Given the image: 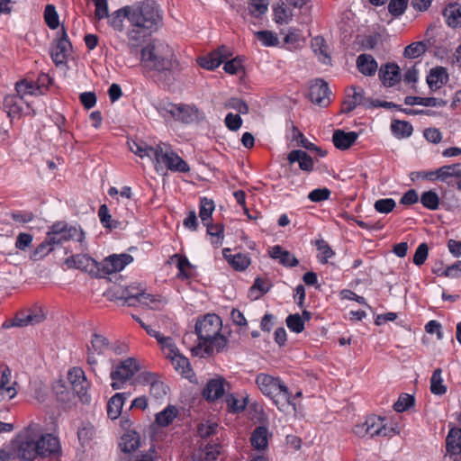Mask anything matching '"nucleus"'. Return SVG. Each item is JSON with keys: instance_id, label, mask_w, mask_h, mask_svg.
<instances>
[{"instance_id": "obj_3", "label": "nucleus", "mask_w": 461, "mask_h": 461, "mask_svg": "<svg viewBox=\"0 0 461 461\" xmlns=\"http://www.w3.org/2000/svg\"><path fill=\"white\" fill-rule=\"evenodd\" d=\"M222 321L220 316L214 313H208L195 324V333L198 336L199 343L197 348L192 349L194 354L203 348L206 354H212L215 350L222 351L228 343L225 336L221 334Z\"/></svg>"}, {"instance_id": "obj_1", "label": "nucleus", "mask_w": 461, "mask_h": 461, "mask_svg": "<svg viewBox=\"0 0 461 461\" xmlns=\"http://www.w3.org/2000/svg\"><path fill=\"white\" fill-rule=\"evenodd\" d=\"M128 15L125 43L130 53L136 54L147 39L162 26V11L155 1L145 0L129 5Z\"/></svg>"}, {"instance_id": "obj_29", "label": "nucleus", "mask_w": 461, "mask_h": 461, "mask_svg": "<svg viewBox=\"0 0 461 461\" xmlns=\"http://www.w3.org/2000/svg\"><path fill=\"white\" fill-rule=\"evenodd\" d=\"M447 74L444 68H432L427 77V84L431 91H437L447 81Z\"/></svg>"}, {"instance_id": "obj_44", "label": "nucleus", "mask_w": 461, "mask_h": 461, "mask_svg": "<svg viewBox=\"0 0 461 461\" xmlns=\"http://www.w3.org/2000/svg\"><path fill=\"white\" fill-rule=\"evenodd\" d=\"M268 5V0H249L248 3L249 12L251 16L259 18L267 13Z\"/></svg>"}, {"instance_id": "obj_14", "label": "nucleus", "mask_w": 461, "mask_h": 461, "mask_svg": "<svg viewBox=\"0 0 461 461\" xmlns=\"http://www.w3.org/2000/svg\"><path fill=\"white\" fill-rule=\"evenodd\" d=\"M133 261L132 256L130 254L122 253V254H113L106 257L100 267H98L99 271H102L104 274H113L116 272L122 271L127 265L131 264Z\"/></svg>"}, {"instance_id": "obj_37", "label": "nucleus", "mask_w": 461, "mask_h": 461, "mask_svg": "<svg viewBox=\"0 0 461 461\" xmlns=\"http://www.w3.org/2000/svg\"><path fill=\"white\" fill-rule=\"evenodd\" d=\"M311 46L315 54L319 55V59L324 63L330 62V57L328 54V46L323 37L317 36L312 40Z\"/></svg>"}, {"instance_id": "obj_17", "label": "nucleus", "mask_w": 461, "mask_h": 461, "mask_svg": "<svg viewBox=\"0 0 461 461\" xmlns=\"http://www.w3.org/2000/svg\"><path fill=\"white\" fill-rule=\"evenodd\" d=\"M39 447H43L45 454H40L41 457H49L59 454L61 451L60 443L57 437L50 433H43L42 427L40 425V436L37 438Z\"/></svg>"}, {"instance_id": "obj_36", "label": "nucleus", "mask_w": 461, "mask_h": 461, "mask_svg": "<svg viewBox=\"0 0 461 461\" xmlns=\"http://www.w3.org/2000/svg\"><path fill=\"white\" fill-rule=\"evenodd\" d=\"M15 388L11 384V370L5 367L0 379V395L13 399L16 395Z\"/></svg>"}, {"instance_id": "obj_47", "label": "nucleus", "mask_w": 461, "mask_h": 461, "mask_svg": "<svg viewBox=\"0 0 461 461\" xmlns=\"http://www.w3.org/2000/svg\"><path fill=\"white\" fill-rule=\"evenodd\" d=\"M421 204L431 211H435L439 206V197L436 192L429 190L423 192L420 196Z\"/></svg>"}, {"instance_id": "obj_48", "label": "nucleus", "mask_w": 461, "mask_h": 461, "mask_svg": "<svg viewBox=\"0 0 461 461\" xmlns=\"http://www.w3.org/2000/svg\"><path fill=\"white\" fill-rule=\"evenodd\" d=\"M438 173V179L441 181H447L451 176L461 177V169H459L458 164L443 166L437 169Z\"/></svg>"}, {"instance_id": "obj_18", "label": "nucleus", "mask_w": 461, "mask_h": 461, "mask_svg": "<svg viewBox=\"0 0 461 461\" xmlns=\"http://www.w3.org/2000/svg\"><path fill=\"white\" fill-rule=\"evenodd\" d=\"M379 78L384 86H394L401 80L399 66L395 63L383 65L379 70Z\"/></svg>"}, {"instance_id": "obj_64", "label": "nucleus", "mask_w": 461, "mask_h": 461, "mask_svg": "<svg viewBox=\"0 0 461 461\" xmlns=\"http://www.w3.org/2000/svg\"><path fill=\"white\" fill-rule=\"evenodd\" d=\"M95 435V429L92 425L87 424L82 426L77 431L79 441L84 445L88 443Z\"/></svg>"}, {"instance_id": "obj_51", "label": "nucleus", "mask_w": 461, "mask_h": 461, "mask_svg": "<svg viewBox=\"0 0 461 461\" xmlns=\"http://www.w3.org/2000/svg\"><path fill=\"white\" fill-rule=\"evenodd\" d=\"M218 57V53L213 50L209 55L200 58L198 59V63L202 68L205 69L213 70L221 64V59H220Z\"/></svg>"}, {"instance_id": "obj_24", "label": "nucleus", "mask_w": 461, "mask_h": 461, "mask_svg": "<svg viewBox=\"0 0 461 461\" xmlns=\"http://www.w3.org/2000/svg\"><path fill=\"white\" fill-rule=\"evenodd\" d=\"M287 159L290 164L298 162L299 167L303 171L312 172L313 170V160L311 156H309L308 153L303 150H292L288 154Z\"/></svg>"}, {"instance_id": "obj_27", "label": "nucleus", "mask_w": 461, "mask_h": 461, "mask_svg": "<svg viewBox=\"0 0 461 461\" xmlns=\"http://www.w3.org/2000/svg\"><path fill=\"white\" fill-rule=\"evenodd\" d=\"M128 396L129 395L125 393H117L109 400L107 404V415L110 419L115 420L120 416L124 401Z\"/></svg>"}, {"instance_id": "obj_63", "label": "nucleus", "mask_w": 461, "mask_h": 461, "mask_svg": "<svg viewBox=\"0 0 461 461\" xmlns=\"http://www.w3.org/2000/svg\"><path fill=\"white\" fill-rule=\"evenodd\" d=\"M438 276L457 278L461 276V261H457L453 265L445 268L442 272L434 271Z\"/></svg>"}, {"instance_id": "obj_42", "label": "nucleus", "mask_w": 461, "mask_h": 461, "mask_svg": "<svg viewBox=\"0 0 461 461\" xmlns=\"http://www.w3.org/2000/svg\"><path fill=\"white\" fill-rule=\"evenodd\" d=\"M54 244L51 243L48 235L45 240L39 244L33 252L31 254V259L37 261L47 256L54 249Z\"/></svg>"}, {"instance_id": "obj_56", "label": "nucleus", "mask_w": 461, "mask_h": 461, "mask_svg": "<svg viewBox=\"0 0 461 461\" xmlns=\"http://www.w3.org/2000/svg\"><path fill=\"white\" fill-rule=\"evenodd\" d=\"M174 258L177 259L176 267L179 271L177 274V277L180 279L189 278L190 274L186 271V269L191 267L189 260L185 257H183L179 254H175L172 257V259H174Z\"/></svg>"}, {"instance_id": "obj_58", "label": "nucleus", "mask_w": 461, "mask_h": 461, "mask_svg": "<svg viewBox=\"0 0 461 461\" xmlns=\"http://www.w3.org/2000/svg\"><path fill=\"white\" fill-rule=\"evenodd\" d=\"M258 41L264 46H276L279 43L278 38L276 33L270 31H259L256 33Z\"/></svg>"}, {"instance_id": "obj_60", "label": "nucleus", "mask_w": 461, "mask_h": 461, "mask_svg": "<svg viewBox=\"0 0 461 461\" xmlns=\"http://www.w3.org/2000/svg\"><path fill=\"white\" fill-rule=\"evenodd\" d=\"M158 343L167 357H170L172 355L179 351L171 337L162 336L158 340Z\"/></svg>"}, {"instance_id": "obj_28", "label": "nucleus", "mask_w": 461, "mask_h": 461, "mask_svg": "<svg viewBox=\"0 0 461 461\" xmlns=\"http://www.w3.org/2000/svg\"><path fill=\"white\" fill-rule=\"evenodd\" d=\"M404 104L406 105H423L426 107H443L447 105V102L443 99L436 97H420V96H406L404 98Z\"/></svg>"}, {"instance_id": "obj_9", "label": "nucleus", "mask_w": 461, "mask_h": 461, "mask_svg": "<svg viewBox=\"0 0 461 461\" xmlns=\"http://www.w3.org/2000/svg\"><path fill=\"white\" fill-rule=\"evenodd\" d=\"M140 370L138 361L134 357H128L119 362L113 367L110 377L112 379L111 386L113 390H120L123 385L133 377Z\"/></svg>"}, {"instance_id": "obj_57", "label": "nucleus", "mask_w": 461, "mask_h": 461, "mask_svg": "<svg viewBox=\"0 0 461 461\" xmlns=\"http://www.w3.org/2000/svg\"><path fill=\"white\" fill-rule=\"evenodd\" d=\"M316 246L318 250L320 251L319 261L322 264H326L328 262V259L334 255L333 250L329 246V244L323 240H317Z\"/></svg>"}, {"instance_id": "obj_35", "label": "nucleus", "mask_w": 461, "mask_h": 461, "mask_svg": "<svg viewBox=\"0 0 461 461\" xmlns=\"http://www.w3.org/2000/svg\"><path fill=\"white\" fill-rule=\"evenodd\" d=\"M272 284L267 278L257 277L254 281L253 285L249 288V296L252 300H258L265 294H267Z\"/></svg>"}, {"instance_id": "obj_59", "label": "nucleus", "mask_w": 461, "mask_h": 461, "mask_svg": "<svg viewBox=\"0 0 461 461\" xmlns=\"http://www.w3.org/2000/svg\"><path fill=\"white\" fill-rule=\"evenodd\" d=\"M396 206V203L393 198L379 199L375 202L374 207L380 213H389Z\"/></svg>"}, {"instance_id": "obj_22", "label": "nucleus", "mask_w": 461, "mask_h": 461, "mask_svg": "<svg viewBox=\"0 0 461 461\" xmlns=\"http://www.w3.org/2000/svg\"><path fill=\"white\" fill-rule=\"evenodd\" d=\"M128 144L131 152L141 158H148L155 163L158 144L156 147H151L143 141L137 142L135 140L129 141Z\"/></svg>"}, {"instance_id": "obj_55", "label": "nucleus", "mask_w": 461, "mask_h": 461, "mask_svg": "<svg viewBox=\"0 0 461 461\" xmlns=\"http://www.w3.org/2000/svg\"><path fill=\"white\" fill-rule=\"evenodd\" d=\"M274 16L277 23H287L292 14L287 10L285 3L282 2L274 7Z\"/></svg>"}, {"instance_id": "obj_46", "label": "nucleus", "mask_w": 461, "mask_h": 461, "mask_svg": "<svg viewBox=\"0 0 461 461\" xmlns=\"http://www.w3.org/2000/svg\"><path fill=\"white\" fill-rule=\"evenodd\" d=\"M92 258L86 255H76L66 259L65 264L68 267L86 270Z\"/></svg>"}, {"instance_id": "obj_5", "label": "nucleus", "mask_w": 461, "mask_h": 461, "mask_svg": "<svg viewBox=\"0 0 461 461\" xmlns=\"http://www.w3.org/2000/svg\"><path fill=\"white\" fill-rule=\"evenodd\" d=\"M157 111L164 118H172L185 124L199 122L205 118L196 106L185 104L160 103Z\"/></svg>"}, {"instance_id": "obj_34", "label": "nucleus", "mask_w": 461, "mask_h": 461, "mask_svg": "<svg viewBox=\"0 0 461 461\" xmlns=\"http://www.w3.org/2000/svg\"><path fill=\"white\" fill-rule=\"evenodd\" d=\"M128 11L129 5H126L116 10L111 15H109V17H107L109 25L114 31L122 32L124 30L123 20L126 19L129 23Z\"/></svg>"}, {"instance_id": "obj_19", "label": "nucleus", "mask_w": 461, "mask_h": 461, "mask_svg": "<svg viewBox=\"0 0 461 461\" xmlns=\"http://www.w3.org/2000/svg\"><path fill=\"white\" fill-rule=\"evenodd\" d=\"M447 456H461V429L452 428L446 438Z\"/></svg>"}, {"instance_id": "obj_7", "label": "nucleus", "mask_w": 461, "mask_h": 461, "mask_svg": "<svg viewBox=\"0 0 461 461\" xmlns=\"http://www.w3.org/2000/svg\"><path fill=\"white\" fill-rule=\"evenodd\" d=\"M157 158L154 163L157 172L165 169L173 172L187 173L190 171L188 164L180 158L176 152L170 149V147L165 143H158L157 149Z\"/></svg>"}, {"instance_id": "obj_23", "label": "nucleus", "mask_w": 461, "mask_h": 461, "mask_svg": "<svg viewBox=\"0 0 461 461\" xmlns=\"http://www.w3.org/2000/svg\"><path fill=\"white\" fill-rule=\"evenodd\" d=\"M141 379L144 383L150 384L149 393L155 399H161L166 396L167 393V385L157 380L154 374L144 373L141 375Z\"/></svg>"}, {"instance_id": "obj_11", "label": "nucleus", "mask_w": 461, "mask_h": 461, "mask_svg": "<svg viewBox=\"0 0 461 461\" xmlns=\"http://www.w3.org/2000/svg\"><path fill=\"white\" fill-rule=\"evenodd\" d=\"M72 45L68 40L67 31L64 26L61 32H58V38L54 41L50 50L53 62L57 65H64L67 62L68 56L71 51Z\"/></svg>"}, {"instance_id": "obj_33", "label": "nucleus", "mask_w": 461, "mask_h": 461, "mask_svg": "<svg viewBox=\"0 0 461 461\" xmlns=\"http://www.w3.org/2000/svg\"><path fill=\"white\" fill-rule=\"evenodd\" d=\"M221 445L218 443H207L200 447L196 452L198 461H214L221 453Z\"/></svg>"}, {"instance_id": "obj_10", "label": "nucleus", "mask_w": 461, "mask_h": 461, "mask_svg": "<svg viewBox=\"0 0 461 461\" xmlns=\"http://www.w3.org/2000/svg\"><path fill=\"white\" fill-rule=\"evenodd\" d=\"M391 430L392 429L384 424V419L376 415L368 416L364 423L357 424L354 428V433L361 438L385 437Z\"/></svg>"}, {"instance_id": "obj_21", "label": "nucleus", "mask_w": 461, "mask_h": 461, "mask_svg": "<svg viewBox=\"0 0 461 461\" xmlns=\"http://www.w3.org/2000/svg\"><path fill=\"white\" fill-rule=\"evenodd\" d=\"M225 380L222 377L211 379L203 389V394L209 401H215L225 393Z\"/></svg>"}, {"instance_id": "obj_50", "label": "nucleus", "mask_w": 461, "mask_h": 461, "mask_svg": "<svg viewBox=\"0 0 461 461\" xmlns=\"http://www.w3.org/2000/svg\"><path fill=\"white\" fill-rule=\"evenodd\" d=\"M44 20L50 29L55 30L59 25V14L53 5H47L44 10Z\"/></svg>"}, {"instance_id": "obj_30", "label": "nucleus", "mask_w": 461, "mask_h": 461, "mask_svg": "<svg viewBox=\"0 0 461 461\" xmlns=\"http://www.w3.org/2000/svg\"><path fill=\"white\" fill-rule=\"evenodd\" d=\"M230 249H224L222 253L228 263L238 271H243L250 265V258L245 254L238 253L229 255Z\"/></svg>"}, {"instance_id": "obj_39", "label": "nucleus", "mask_w": 461, "mask_h": 461, "mask_svg": "<svg viewBox=\"0 0 461 461\" xmlns=\"http://www.w3.org/2000/svg\"><path fill=\"white\" fill-rule=\"evenodd\" d=\"M23 96L17 95H8L4 99V107L7 110L8 115L19 114L22 112Z\"/></svg>"}, {"instance_id": "obj_43", "label": "nucleus", "mask_w": 461, "mask_h": 461, "mask_svg": "<svg viewBox=\"0 0 461 461\" xmlns=\"http://www.w3.org/2000/svg\"><path fill=\"white\" fill-rule=\"evenodd\" d=\"M440 368L434 370L430 378V391L436 395H442L447 392V387L443 384Z\"/></svg>"}, {"instance_id": "obj_53", "label": "nucleus", "mask_w": 461, "mask_h": 461, "mask_svg": "<svg viewBox=\"0 0 461 461\" xmlns=\"http://www.w3.org/2000/svg\"><path fill=\"white\" fill-rule=\"evenodd\" d=\"M204 225L207 227V233L213 238L212 243L221 246L223 240V226L221 224H210L209 222Z\"/></svg>"}, {"instance_id": "obj_2", "label": "nucleus", "mask_w": 461, "mask_h": 461, "mask_svg": "<svg viewBox=\"0 0 461 461\" xmlns=\"http://www.w3.org/2000/svg\"><path fill=\"white\" fill-rule=\"evenodd\" d=\"M140 61L145 68L160 74L180 70V64L172 48L159 40H153L141 49Z\"/></svg>"}, {"instance_id": "obj_41", "label": "nucleus", "mask_w": 461, "mask_h": 461, "mask_svg": "<svg viewBox=\"0 0 461 461\" xmlns=\"http://www.w3.org/2000/svg\"><path fill=\"white\" fill-rule=\"evenodd\" d=\"M169 358L171 359L175 369L187 377L189 373L192 371L188 358L181 355L179 351L172 355Z\"/></svg>"}, {"instance_id": "obj_4", "label": "nucleus", "mask_w": 461, "mask_h": 461, "mask_svg": "<svg viewBox=\"0 0 461 461\" xmlns=\"http://www.w3.org/2000/svg\"><path fill=\"white\" fill-rule=\"evenodd\" d=\"M40 436V424L31 423L22 429L12 442L16 456L23 461H33L40 454H45L39 447L37 438Z\"/></svg>"}, {"instance_id": "obj_52", "label": "nucleus", "mask_w": 461, "mask_h": 461, "mask_svg": "<svg viewBox=\"0 0 461 461\" xmlns=\"http://www.w3.org/2000/svg\"><path fill=\"white\" fill-rule=\"evenodd\" d=\"M426 45L423 41H417L408 45L404 49L403 55L408 59H415L425 53Z\"/></svg>"}, {"instance_id": "obj_62", "label": "nucleus", "mask_w": 461, "mask_h": 461, "mask_svg": "<svg viewBox=\"0 0 461 461\" xmlns=\"http://www.w3.org/2000/svg\"><path fill=\"white\" fill-rule=\"evenodd\" d=\"M414 403V398L409 394H402L393 404V410L397 412H402L408 410Z\"/></svg>"}, {"instance_id": "obj_15", "label": "nucleus", "mask_w": 461, "mask_h": 461, "mask_svg": "<svg viewBox=\"0 0 461 461\" xmlns=\"http://www.w3.org/2000/svg\"><path fill=\"white\" fill-rule=\"evenodd\" d=\"M124 294V303L122 305L135 306L137 303L149 305L150 303L158 300L150 294L144 293L143 290L136 285L122 287Z\"/></svg>"}, {"instance_id": "obj_40", "label": "nucleus", "mask_w": 461, "mask_h": 461, "mask_svg": "<svg viewBox=\"0 0 461 461\" xmlns=\"http://www.w3.org/2000/svg\"><path fill=\"white\" fill-rule=\"evenodd\" d=\"M122 450L131 453L140 447V436L136 432H128L122 437Z\"/></svg>"}, {"instance_id": "obj_38", "label": "nucleus", "mask_w": 461, "mask_h": 461, "mask_svg": "<svg viewBox=\"0 0 461 461\" xmlns=\"http://www.w3.org/2000/svg\"><path fill=\"white\" fill-rule=\"evenodd\" d=\"M391 131L398 139L408 138L412 134V125L407 121L393 120L391 123Z\"/></svg>"}, {"instance_id": "obj_16", "label": "nucleus", "mask_w": 461, "mask_h": 461, "mask_svg": "<svg viewBox=\"0 0 461 461\" xmlns=\"http://www.w3.org/2000/svg\"><path fill=\"white\" fill-rule=\"evenodd\" d=\"M330 89L323 79H316L309 86L308 97L315 104L326 107L330 104Z\"/></svg>"}, {"instance_id": "obj_49", "label": "nucleus", "mask_w": 461, "mask_h": 461, "mask_svg": "<svg viewBox=\"0 0 461 461\" xmlns=\"http://www.w3.org/2000/svg\"><path fill=\"white\" fill-rule=\"evenodd\" d=\"M214 211V203L212 200L203 197L200 201V211L199 217L202 221L205 224L209 222L212 217V212Z\"/></svg>"}, {"instance_id": "obj_26", "label": "nucleus", "mask_w": 461, "mask_h": 461, "mask_svg": "<svg viewBox=\"0 0 461 461\" xmlns=\"http://www.w3.org/2000/svg\"><path fill=\"white\" fill-rule=\"evenodd\" d=\"M447 24L452 28L461 26V5L457 3L447 5L443 11Z\"/></svg>"}, {"instance_id": "obj_12", "label": "nucleus", "mask_w": 461, "mask_h": 461, "mask_svg": "<svg viewBox=\"0 0 461 461\" xmlns=\"http://www.w3.org/2000/svg\"><path fill=\"white\" fill-rule=\"evenodd\" d=\"M110 348L109 339L97 333H94L91 338L90 346L87 347L86 362L91 370L95 373L98 365L96 355H104Z\"/></svg>"}, {"instance_id": "obj_25", "label": "nucleus", "mask_w": 461, "mask_h": 461, "mask_svg": "<svg viewBox=\"0 0 461 461\" xmlns=\"http://www.w3.org/2000/svg\"><path fill=\"white\" fill-rule=\"evenodd\" d=\"M356 63L358 71L366 77L374 76L378 68L376 60L370 54H360Z\"/></svg>"}, {"instance_id": "obj_31", "label": "nucleus", "mask_w": 461, "mask_h": 461, "mask_svg": "<svg viewBox=\"0 0 461 461\" xmlns=\"http://www.w3.org/2000/svg\"><path fill=\"white\" fill-rule=\"evenodd\" d=\"M252 447L257 450H265L268 446V429L264 426L257 427L250 437Z\"/></svg>"}, {"instance_id": "obj_32", "label": "nucleus", "mask_w": 461, "mask_h": 461, "mask_svg": "<svg viewBox=\"0 0 461 461\" xmlns=\"http://www.w3.org/2000/svg\"><path fill=\"white\" fill-rule=\"evenodd\" d=\"M352 89L354 90L353 95L348 96L342 104L341 112L344 113L352 112L358 105L366 106V99H365L364 91L362 89L357 91V88L354 86H352Z\"/></svg>"}, {"instance_id": "obj_54", "label": "nucleus", "mask_w": 461, "mask_h": 461, "mask_svg": "<svg viewBox=\"0 0 461 461\" xmlns=\"http://www.w3.org/2000/svg\"><path fill=\"white\" fill-rule=\"evenodd\" d=\"M285 322L288 329L295 333H301L304 330V321L298 313L288 315Z\"/></svg>"}, {"instance_id": "obj_61", "label": "nucleus", "mask_w": 461, "mask_h": 461, "mask_svg": "<svg viewBox=\"0 0 461 461\" xmlns=\"http://www.w3.org/2000/svg\"><path fill=\"white\" fill-rule=\"evenodd\" d=\"M409 0H391L388 5L389 13L397 17L402 15L407 7Z\"/></svg>"}, {"instance_id": "obj_20", "label": "nucleus", "mask_w": 461, "mask_h": 461, "mask_svg": "<svg viewBox=\"0 0 461 461\" xmlns=\"http://www.w3.org/2000/svg\"><path fill=\"white\" fill-rule=\"evenodd\" d=\"M357 138L358 133L356 131L346 132L343 130H335L332 135V142L337 149L345 150L349 149Z\"/></svg>"}, {"instance_id": "obj_6", "label": "nucleus", "mask_w": 461, "mask_h": 461, "mask_svg": "<svg viewBox=\"0 0 461 461\" xmlns=\"http://www.w3.org/2000/svg\"><path fill=\"white\" fill-rule=\"evenodd\" d=\"M256 384L263 394L274 401L278 409L281 410L279 400L276 399L277 396H281L284 401V402L281 403L282 407L285 403L294 404L291 400L292 394L288 387L283 384L278 377H274L267 374H259L256 377Z\"/></svg>"}, {"instance_id": "obj_8", "label": "nucleus", "mask_w": 461, "mask_h": 461, "mask_svg": "<svg viewBox=\"0 0 461 461\" xmlns=\"http://www.w3.org/2000/svg\"><path fill=\"white\" fill-rule=\"evenodd\" d=\"M47 235L54 246L60 245L69 240H77L82 243L85 239V232L80 227L70 226L63 221L53 223L49 228Z\"/></svg>"}, {"instance_id": "obj_45", "label": "nucleus", "mask_w": 461, "mask_h": 461, "mask_svg": "<svg viewBox=\"0 0 461 461\" xmlns=\"http://www.w3.org/2000/svg\"><path fill=\"white\" fill-rule=\"evenodd\" d=\"M177 411L174 406H167L156 415V422L161 426H168L176 417Z\"/></svg>"}, {"instance_id": "obj_13", "label": "nucleus", "mask_w": 461, "mask_h": 461, "mask_svg": "<svg viewBox=\"0 0 461 461\" xmlns=\"http://www.w3.org/2000/svg\"><path fill=\"white\" fill-rule=\"evenodd\" d=\"M68 379L74 393L80 398L81 402H88L90 400V396L87 394L89 383L84 370L78 366L71 368L68 373Z\"/></svg>"}]
</instances>
